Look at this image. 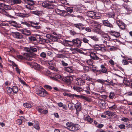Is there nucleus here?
I'll return each instance as SVG.
<instances>
[{
	"mask_svg": "<svg viewBox=\"0 0 132 132\" xmlns=\"http://www.w3.org/2000/svg\"><path fill=\"white\" fill-rule=\"evenodd\" d=\"M84 119L85 120L89 122L90 123L93 122V120L90 118V117L88 115H86L84 117Z\"/></svg>",
	"mask_w": 132,
	"mask_h": 132,
	"instance_id": "nucleus-21",
	"label": "nucleus"
},
{
	"mask_svg": "<svg viewBox=\"0 0 132 132\" xmlns=\"http://www.w3.org/2000/svg\"><path fill=\"white\" fill-rule=\"evenodd\" d=\"M17 58L21 60H24L25 59L24 57L21 55H17Z\"/></svg>",
	"mask_w": 132,
	"mask_h": 132,
	"instance_id": "nucleus-59",
	"label": "nucleus"
},
{
	"mask_svg": "<svg viewBox=\"0 0 132 132\" xmlns=\"http://www.w3.org/2000/svg\"><path fill=\"white\" fill-rule=\"evenodd\" d=\"M30 53L32 52H36L37 51V49L36 48L34 47H30Z\"/></svg>",
	"mask_w": 132,
	"mask_h": 132,
	"instance_id": "nucleus-44",
	"label": "nucleus"
},
{
	"mask_svg": "<svg viewBox=\"0 0 132 132\" xmlns=\"http://www.w3.org/2000/svg\"><path fill=\"white\" fill-rule=\"evenodd\" d=\"M29 40L32 42L35 41L36 40V37L34 36H30L28 37Z\"/></svg>",
	"mask_w": 132,
	"mask_h": 132,
	"instance_id": "nucleus-42",
	"label": "nucleus"
},
{
	"mask_svg": "<svg viewBox=\"0 0 132 132\" xmlns=\"http://www.w3.org/2000/svg\"><path fill=\"white\" fill-rule=\"evenodd\" d=\"M90 56L91 58L94 60H97L99 58L97 56L95 53H92L90 54Z\"/></svg>",
	"mask_w": 132,
	"mask_h": 132,
	"instance_id": "nucleus-24",
	"label": "nucleus"
},
{
	"mask_svg": "<svg viewBox=\"0 0 132 132\" xmlns=\"http://www.w3.org/2000/svg\"><path fill=\"white\" fill-rule=\"evenodd\" d=\"M72 45L77 47L80 46L81 45V41L78 38L72 40Z\"/></svg>",
	"mask_w": 132,
	"mask_h": 132,
	"instance_id": "nucleus-7",
	"label": "nucleus"
},
{
	"mask_svg": "<svg viewBox=\"0 0 132 132\" xmlns=\"http://www.w3.org/2000/svg\"><path fill=\"white\" fill-rule=\"evenodd\" d=\"M122 64L124 65H127L128 64V62L125 60H123L122 61Z\"/></svg>",
	"mask_w": 132,
	"mask_h": 132,
	"instance_id": "nucleus-55",
	"label": "nucleus"
},
{
	"mask_svg": "<svg viewBox=\"0 0 132 132\" xmlns=\"http://www.w3.org/2000/svg\"><path fill=\"white\" fill-rule=\"evenodd\" d=\"M101 16V14L98 12H95L93 19H97L100 18Z\"/></svg>",
	"mask_w": 132,
	"mask_h": 132,
	"instance_id": "nucleus-29",
	"label": "nucleus"
},
{
	"mask_svg": "<svg viewBox=\"0 0 132 132\" xmlns=\"http://www.w3.org/2000/svg\"><path fill=\"white\" fill-rule=\"evenodd\" d=\"M35 93L37 94L41 97L45 96L47 94V92L43 88L36 90Z\"/></svg>",
	"mask_w": 132,
	"mask_h": 132,
	"instance_id": "nucleus-3",
	"label": "nucleus"
},
{
	"mask_svg": "<svg viewBox=\"0 0 132 132\" xmlns=\"http://www.w3.org/2000/svg\"><path fill=\"white\" fill-rule=\"evenodd\" d=\"M88 37L95 41H98L99 40L98 38L95 36H88Z\"/></svg>",
	"mask_w": 132,
	"mask_h": 132,
	"instance_id": "nucleus-32",
	"label": "nucleus"
},
{
	"mask_svg": "<svg viewBox=\"0 0 132 132\" xmlns=\"http://www.w3.org/2000/svg\"><path fill=\"white\" fill-rule=\"evenodd\" d=\"M102 22L104 25L110 28H113V26L110 23L108 20H103L102 21Z\"/></svg>",
	"mask_w": 132,
	"mask_h": 132,
	"instance_id": "nucleus-16",
	"label": "nucleus"
},
{
	"mask_svg": "<svg viewBox=\"0 0 132 132\" xmlns=\"http://www.w3.org/2000/svg\"><path fill=\"white\" fill-rule=\"evenodd\" d=\"M48 2H44L42 4V6L46 9H52L55 7V6L51 3L55 2V0H48Z\"/></svg>",
	"mask_w": 132,
	"mask_h": 132,
	"instance_id": "nucleus-1",
	"label": "nucleus"
},
{
	"mask_svg": "<svg viewBox=\"0 0 132 132\" xmlns=\"http://www.w3.org/2000/svg\"><path fill=\"white\" fill-rule=\"evenodd\" d=\"M12 90L14 93H16L18 91V88L16 86H14L13 87Z\"/></svg>",
	"mask_w": 132,
	"mask_h": 132,
	"instance_id": "nucleus-41",
	"label": "nucleus"
},
{
	"mask_svg": "<svg viewBox=\"0 0 132 132\" xmlns=\"http://www.w3.org/2000/svg\"><path fill=\"white\" fill-rule=\"evenodd\" d=\"M11 25L14 27H17V24L16 22L14 21H13L11 22Z\"/></svg>",
	"mask_w": 132,
	"mask_h": 132,
	"instance_id": "nucleus-51",
	"label": "nucleus"
},
{
	"mask_svg": "<svg viewBox=\"0 0 132 132\" xmlns=\"http://www.w3.org/2000/svg\"><path fill=\"white\" fill-rule=\"evenodd\" d=\"M104 114L113 117L115 115V112L109 111H107L104 112Z\"/></svg>",
	"mask_w": 132,
	"mask_h": 132,
	"instance_id": "nucleus-25",
	"label": "nucleus"
},
{
	"mask_svg": "<svg viewBox=\"0 0 132 132\" xmlns=\"http://www.w3.org/2000/svg\"><path fill=\"white\" fill-rule=\"evenodd\" d=\"M29 22L31 24V26L36 29H41V25L38 22H35L33 21H29Z\"/></svg>",
	"mask_w": 132,
	"mask_h": 132,
	"instance_id": "nucleus-5",
	"label": "nucleus"
},
{
	"mask_svg": "<svg viewBox=\"0 0 132 132\" xmlns=\"http://www.w3.org/2000/svg\"><path fill=\"white\" fill-rule=\"evenodd\" d=\"M22 120L18 119L16 121V123L19 125H21L22 124Z\"/></svg>",
	"mask_w": 132,
	"mask_h": 132,
	"instance_id": "nucleus-56",
	"label": "nucleus"
},
{
	"mask_svg": "<svg viewBox=\"0 0 132 132\" xmlns=\"http://www.w3.org/2000/svg\"><path fill=\"white\" fill-rule=\"evenodd\" d=\"M82 40L83 42L85 43H88L89 40L85 37L83 38L82 39Z\"/></svg>",
	"mask_w": 132,
	"mask_h": 132,
	"instance_id": "nucleus-52",
	"label": "nucleus"
},
{
	"mask_svg": "<svg viewBox=\"0 0 132 132\" xmlns=\"http://www.w3.org/2000/svg\"><path fill=\"white\" fill-rule=\"evenodd\" d=\"M109 34L111 35L118 38L120 36V33L119 32L115 31L114 30H111L109 31Z\"/></svg>",
	"mask_w": 132,
	"mask_h": 132,
	"instance_id": "nucleus-15",
	"label": "nucleus"
},
{
	"mask_svg": "<svg viewBox=\"0 0 132 132\" xmlns=\"http://www.w3.org/2000/svg\"><path fill=\"white\" fill-rule=\"evenodd\" d=\"M26 59L28 61H31L32 60V56L31 54H27Z\"/></svg>",
	"mask_w": 132,
	"mask_h": 132,
	"instance_id": "nucleus-37",
	"label": "nucleus"
},
{
	"mask_svg": "<svg viewBox=\"0 0 132 132\" xmlns=\"http://www.w3.org/2000/svg\"><path fill=\"white\" fill-rule=\"evenodd\" d=\"M6 90L7 93L9 94L11 93L12 91V89L9 87H7Z\"/></svg>",
	"mask_w": 132,
	"mask_h": 132,
	"instance_id": "nucleus-48",
	"label": "nucleus"
},
{
	"mask_svg": "<svg viewBox=\"0 0 132 132\" xmlns=\"http://www.w3.org/2000/svg\"><path fill=\"white\" fill-rule=\"evenodd\" d=\"M114 16L115 15L111 13H109L107 15L108 17L110 18H114Z\"/></svg>",
	"mask_w": 132,
	"mask_h": 132,
	"instance_id": "nucleus-58",
	"label": "nucleus"
},
{
	"mask_svg": "<svg viewBox=\"0 0 132 132\" xmlns=\"http://www.w3.org/2000/svg\"><path fill=\"white\" fill-rule=\"evenodd\" d=\"M73 80V78L72 77L70 76H67L63 78L64 81L68 85L71 84Z\"/></svg>",
	"mask_w": 132,
	"mask_h": 132,
	"instance_id": "nucleus-8",
	"label": "nucleus"
},
{
	"mask_svg": "<svg viewBox=\"0 0 132 132\" xmlns=\"http://www.w3.org/2000/svg\"><path fill=\"white\" fill-rule=\"evenodd\" d=\"M40 56L43 58H45L46 56V54L44 52H42L41 53Z\"/></svg>",
	"mask_w": 132,
	"mask_h": 132,
	"instance_id": "nucleus-57",
	"label": "nucleus"
},
{
	"mask_svg": "<svg viewBox=\"0 0 132 132\" xmlns=\"http://www.w3.org/2000/svg\"><path fill=\"white\" fill-rule=\"evenodd\" d=\"M21 23L22 24H25L28 27H30L31 26V24L28 23L26 21L24 22H21Z\"/></svg>",
	"mask_w": 132,
	"mask_h": 132,
	"instance_id": "nucleus-53",
	"label": "nucleus"
},
{
	"mask_svg": "<svg viewBox=\"0 0 132 132\" xmlns=\"http://www.w3.org/2000/svg\"><path fill=\"white\" fill-rule=\"evenodd\" d=\"M66 10L67 11L71 13L73 11V7H68L67 8Z\"/></svg>",
	"mask_w": 132,
	"mask_h": 132,
	"instance_id": "nucleus-45",
	"label": "nucleus"
},
{
	"mask_svg": "<svg viewBox=\"0 0 132 132\" xmlns=\"http://www.w3.org/2000/svg\"><path fill=\"white\" fill-rule=\"evenodd\" d=\"M37 110L41 114H46L48 112L47 108L44 109V108H39Z\"/></svg>",
	"mask_w": 132,
	"mask_h": 132,
	"instance_id": "nucleus-20",
	"label": "nucleus"
},
{
	"mask_svg": "<svg viewBox=\"0 0 132 132\" xmlns=\"http://www.w3.org/2000/svg\"><path fill=\"white\" fill-rule=\"evenodd\" d=\"M86 63L90 65L93 66V60L91 59L87 60L86 61Z\"/></svg>",
	"mask_w": 132,
	"mask_h": 132,
	"instance_id": "nucleus-34",
	"label": "nucleus"
},
{
	"mask_svg": "<svg viewBox=\"0 0 132 132\" xmlns=\"http://www.w3.org/2000/svg\"><path fill=\"white\" fill-rule=\"evenodd\" d=\"M12 36L16 39H20L23 38V35L21 34L18 32H12L11 34Z\"/></svg>",
	"mask_w": 132,
	"mask_h": 132,
	"instance_id": "nucleus-10",
	"label": "nucleus"
},
{
	"mask_svg": "<svg viewBox=\"0 0 132 132\" xmlns=\"http://www.w3.org/2000/svg\"><path fill=\"white\" fill-rule=\"evenodd\" d=\"M60 2L62 4L64 5H67L68 4L67 1L65 0H61Z\"/></svg>",
	"mask_w": 132,
	"mask_h": 132,
	"instance_id": "nucleus-54",
	"label": "nucleus"
},
{
	"mask_svg": "<svg viewBox=\"0 0 132 132\" xmlns=\"http://www.w3.org/2000/svg\"><path fill=\"white\" fill-rule=\"evenodd\" d=\"M20 31L22 34L27 36L30 35L31 34L30 31L26 29H21Z\"/></svg>",
	"mask_w": 132,
	"mask_h": 132,
	"instance_id": "nucleus-19",
	"label": "nucleus"
},
{
	"mask_svg": "<svg viewBox=\"0 0 132 132\" xmlns=\"http://www.w3.org/2000/svg\"><path fill=\"white\" fill-rule=\"evenodd\" d=\"M30 3H28V4L26 6V7L30 10H32L34 9V7L33 6V5H31Z\"/></svg>",
	"mask_w": 132,
	"mask_h": 132,
	"instance_id": "nucleus-30",
	"label": "nucleus"
},
{
	"mask_svg": "<svg viewBox=\"0 0 132 132\" xmlns=\"http://www.w3.org/2000/svg\"><path fill=\"white\" fill-rule=\"evenodd\" d=\"M32 13L39 16L42 15V12L41 11H34L32 12Z\"/></svg>",
	"mask_w": 132,
	"mask_h": 132,
	"instance_id": "nucleus-40",
	"label": "nucleus"
},
{
	"mask_svg": "<svg viewBox=\"0 0 132 132\" xmlns=\"http://www.w3.org/2000/svg\"><path fill=\"white\" fill-rule=\"evenodd\" d=\"M52 78L54 80L57 81L58 80L57 79H62V76L60 75L59 74H56L55 75L54 77H52Z\"/></svg>",
	"mask_w": 132,
	"mask_h": 132,
	"instance_id": "nucleus-31",
	"label": "nucleus"
},
{
	"mask_svg": "<svg viewBox=\"0 0 132 132\" xmlns=\"http://www.w3.org/2000/svg\"><path fill=\"white\" fill-rule=\"evenodd\" d=\"M105 82H106L108 83H109V85L110 84L111 85V84H113V83L112 82V81L111 80V81L109 79H107L106 80H104Z\"/></svg>",
	"mask_w": 132,
	"mask_h": 132,
	"instance_id": "nucleus-60",
	"label": "nucleus"
},
{
	"mask_svg": "<svg viewBox=\"0 0 132 132\" xmlns=\"http://www.w3.org/2000/svg\"><path fill=\"white\" fill-rule=\"evenodd\" d=\"M94 48L95 50L101 51H105V49L104 45H95L94 46Z\"/></svg>",
	"mask_w": 132,
	"mask_h": 132,
	"instance_id": "nucleus-9",
	"label": "nucleus"
},
{
	"mask_svg": "<svg viewBox=\"0 0 132 132\" xmlns=\"http://www.w3.org/2000/svg\"><path fill=\"white\" fill-rule=\"evenodd\" d=\"M31 67L37 70H39L43 69V67L38 64L36 63L32 62L31 64Z\"/></svg>",
	"mask_w": 132,
	"mask_h": 132,
	"instance_id": "nucleus-12",
	"label": "nucleus"
},
{
	"mask_svg": "<svg viewBox=\"0 0 132 132\" xmlns=\"http://www.w3.org/2000/svg\"><path fill=\"white\" fill-rule=\"evenodd\" d=\"M116 22L120 29L123 30L125 28L126 25L123 22L117 20H116Z\"/></svg>",
	"mask_w": 132,
	"mask_h": 132,
	"instance_id": "nucleus-6",
	"label": "nucleus"
},
{
	"mask_svg": "<svg viewBox=\"0 0 132 132\" xmlns=\"http://www.w3.org/2000/svg\"><path fill=\"white\" fill-rule=\"evenodd\" d=\"M123 82L127 86H129L130 85V81H129L126 78L125 79L123 80Z\"/></svg>",
	"mask_w": 132,
	"mask_h": 132,
	"instance_id": "nucleus-33",
	"label": "nucleus"
},
{
	"mask_svg": "<svg viewBox=\"0 0 132 132\" xmlns=\"http://www.w3.org/2000/svg\"><path fill=\"white\" fill-rule=\"evenodd\" d=\"M12 2L14 4H15L20 3L21 1L20 0H13Z\"/></svg>",
	"mask_w": 132,
	"mask_h": 132,
	"instance_id": "nucleus-46",
	"label": "nucleus"
},
{
	"mask_svg": "<svg viewBox=\"0 0 132 132\" xmlns=\"http://www.w3.org/2000/svg\"><path fill=\"white\" fill-rule=\"evenodd\" d=\"M114 96V94L113 93L110 92L109 96V98L111 99H113Z\"/></svg>",
	"mask_w": 132,
	"mask_h": 132,
	"instance_id": "nucleus-50",
	"label": "nucleus"
},
{
	"mask_svg": "<svg viewBox=\"0 0 132 132\" xmlns=\"http://www.w3.org/2000/svg\"><path fill=\"white\" fill-rule=\"evenodd\" d=\"M19 15L20 16L24 18L25 17H28L30 15L29 14L27 13H20L19 14Z\"/></svg>",
	"mask_w": 132,
	"mask_h": 132,
	"instance_id": "nucleus-35",
	"label": "nucleus"
},
{
	"mask_svg": "<svg viewBox=\"0 0 132 132\" xmlns=\"http://www.w3.org/2000/svg\"><path fill=\"white\" fill-rule=\"evenodd\" d=\"M0 5L5 10H10L11 9V7L9 5H7L3 3H0Z\"/></svg>",
	"mask_w": 132,
	"mask_h": 132,
	"instance_id": "nucleus-22",
	"label": "nucleus"
},
{
	"mask_svg": "<svg viewBox=\"0 0 132 132\" xmlns=\"http://www.w3.org/2000/svg\"><path fill=\"white\" fill-rule=\"evenodd\" d=\"M76 82L77 85H82L85 84V80L84 79H82L81 78H79L76 79Z\"/></svg>",
	"mask_w": 132,
	"mask_h": 132,
	"instance_id": "nucleus-13",
	"label": "nucleus"
},
{
	"mask_svg": "<svg viewBox=\"0 0 132 132\" xmlns=\"http://www.w3.org/2000/svg\"><path fill=\"white\" fill-rule=\"evenodd\" d=\"M90 26L96 28V30H97V31H95L94 30L95 32H97L100 30L99 28L101 27V25L100 23L97 22L96 21H92L90 23Z\"/></svg>",
	"mask_w": 132,
	"mask_h": 132,
	"instance_id": "nucleus-2",
	"label": "nucleus"
},
{
	"mask_svg": "<svg viewBox=\"0 0 132 132\" xmlns=\"http://www.w3.org/2000/svg\"><path fill=\"white\" fill-rule=\"evenodd\" d=\"M33 122H34V123H33V124H34V127L37 130L39 129V124L38 121L36 120H35Z\"/></svg>",
	"mask_w": 132,
	"mask_h": 132,
	"instance_id": "nucleus-26",
	"label": "nucleus"
},
{
	"mask_svg": "<svg viewBox=\"0 0 132 132\" xmlns=\"http://www.w3.org/2000/svg\"><path fill=\"white\" fill-rule=\"evenodd\" d=\"M83 76L84 80H85L88 81H91L92 80V78H90V77L86 74H84Z\"/></svg>",
	"mask_w": 132,
	"mask_h": 132,
	"instance_id": "nucleus-38",
	"label": "nucleus"
},
{
	"mask_svg": "<svg viewBox=\"0 0 132 132\" xmlns=\"http://www.w3.org/2000/svg\"><path fill=\"white\" fill-rule=\"evenodd\" d=\"M65 70L67 72L71 73L73 72V69L71 67H68L65 68Z\"/></svg>",
	"mask_w": 132,
	"mask_h": 132,
	"instance_id": "nucleus-28",
	"label": "nucleus"
},
{
	"mask_svg": "<svg viewBox=\"0 0 132 132\" xmlns=\"http://www.w3.org/2000/svg\"><path fill=\"white\" fill-rule=\"evenodd\" d=\"M95 12L93 11H89L87 12V14L88 16L93 19Z\"/></svg>",
	"mask_w": 132,
	"mask_h": 132,
	"instance_id": "nucleus-27",
	"label": "nucleus"
},
{
	"mask_svg": "<svg viewBox=\"0 0 132 132\" xmlns=\"http://www.w3.org/2000/svg\"><path fill=\"white\" fill-rule=\"evenodd\" d=\"M108 50L111 51H113L116 50V48L113 46L110 47L109 45H108Z\"/></svg>",
	"mask_w": 132,
	"mask_h": 132,
	"instance_id": "nucleus-47",
	"label": "nucleus"
},
{
	"mask_svg": "<svg viewBox=\"0 0 132 132\" xmlns=\"http://www.w3.org/2000/svg\"><path fill=\"white\" fill-rule=\"evenodd\" d=\"M39 43L40 44H43L44 42H45V39H42L41 38H39Z\"/></svg>",
	"mask_w": 132,
	"mask_h": 132,
	"instance_id": "nucleus-61",
	"label": "nucleus"
},
{
	"mask_svg": "<svg viewBox=\"0 0 132 132\" xmlns=\"http://www.w3.org/2000/svg\"><path fill=\"white\" fill-rule=\"evenodd\" d=\"M109 62L112 66H113L114 64V62L112 59L109 60Z\"/></svg>",
	"mask_w": 132,
	"mask_h": 132,
	"instance_id": "nucleus-64",
	"label": "nucleus"
},
{
	"mask_svg": "<svg viewBox=\"0 0 132 132\" xmlns=\"http://www.w3.org/2000/svg\"><path fill=\"white\" fill-rule=\"evenodd\" d=\"M50 36L51 37H49V38H52L51 40L53 41H57L58 40V37L57 35L54 36L52 35H50L49 34H47L46 36L49 38Z\"/></svg>",
	"mask_w": 132,
	"mask_h": 132,
	"instance_id": "nucleus-18",
	"label": "nucleus"
},
{
	"mask_svg": "<svg viewBox=\"0 0 132 132\" xmlns=\"http://www.w3.org/2000/svg\"><path fill=\"white\" fill-rule=\"evenodd\" d=\"M48 63L49 64L50 66H54L55 65V64L53 62L51 61H48Z\"/></svg>",
	"mask_w": 132,
	"mask_h": 132,
	"instance_id": "nucleus-62",
	"label": "nucleus"
},
{
	"mask_svg": "<svg viewBox=\"0 0 132 132\" xmlns=\"http://www.w3.org/2000/svg\"><path fill=\"white\" fill-rule=\"evenodd\" d=\"M80 128V126L77 124H73L72 127H71V131H75L79 130Z\"/></svg>",
	"mask_w": 132,
	"mask_h": 132,
	"instance_id": "nucleus-17",
	"label": "nucleus"
},
{
	"mask_svg": "<svg viewBox=\"0 0 132 132\" xmlns=\"http://www.w3.org/2000/svg\"><path fill=\"white\" fill-rule=\"evenodd\" d=\"M101 69L99 70H97L98 73L102 74V73H108L107 69L103 65H101Z\"/></svg>",
	"mask_w": 132,
	"mask_h": 132,
	"instance_id": "nucleus-11",
	"label": "nucleus"
},
{
	"mask_svg": "<svg viewBox=\"0 0 132 132\" xmlns=\"http://www.w3.org/2000/svg\"><path fill=\"white\" fill-rule=\"evenodd\" d=\"M81 98L89 102H90V98L86 97L82 95L81 96Z\"/></svg>",
	"mask_w": 132,
	"mask_h": 132,
	"instance_id": "nucleus-43",
	"label": "nucleus"
},
{
	"mask_svg": "<svg viewBox=\"0 0 132 132\" xmlns=\"http://www.w3.org/2000/svg\"><path fill=\"white\" fill-rule=\"evenodd\" d=\"M55 13L57 14L63 16H65L69 15V13L65 11L61 10L58 9L55 10Z\"/></svg>",
	"mask_w": 132,
	"mask_h": 132,
	"instance_id": "nucleus-4",
	"label": "nucleus"
},
{
	"mask_svg": "<svg viewBox=\"0 0 132 132\" xmlns=\"http://www.w3.org/2000/svg\"><path fill=\"white\" fill-rule=\"evenodd\" d=\"M119 128L121 129H125V125L123 124H121L119 126Z\"/></svg>",
	"mask_w": 132,
	"mask_h": 132,
	"instance_id": "nucleus-63",
	"label": "nucleus"
},
{
	"mask_svg": "<svg viewBox=\"0 0 132 132\" xmlns=\"http://www.w3.org/2000/svg\"><path fill=\"white\" fill-rule=\"evenodd\" d=\"M23 106L25 107H31L32 106L31 105L27 103H25L23 104Z\"/></svg>",
	"mask_w": 132,
	"mask_h": 132,
	"instance_id": "nucleus-49",
	"label": "nucleus"
},
{
	"mask_svg": "<svg viewBox=\"0 0 132 132\" xmlns=\"http://www.w3.org/2000/svg\"><path fill=\"white\" fill-rule=\"evenodd\" d=\"M73 89L75 90L77 92H80L82 90V88L80 87H78L75 86L73 87Z\"/></svg>",
	"mask_w": 132,
	"mask_h": 132,
	"instance_id": "nucleus-36",
	"label": "nucleus"
},
{
	"mask_svg": "<svg viewBox=\"0 0 132 132\" xmlns=\"http://www.w3.org/2000/svg\"><path fill=\"white\" fill-rule=\"evenodd\" d=\"M73 25V27L78 28L80 30H82L85 29V27H83L84 25L81 23H74Z\"/></svg>",
	"mask_w": 132,
	"mask_h": 132,
	"instance_id": "nucleus-14",
	"label": "nucleus"
},
{
	"mask_svg": "<svg viewBox=\"0 0 132 132\" xmlns=\"http://www.w3.org/2000/svg\"><path fill=\"white\" fill-rule=\"evenodd\" d=\"M0 12L7 16L10 17V15L9 14V13L7 12L6 11L4 10V9L1 8L0 7Z\"/></svg>",
	"mask_w": 132,
	"mask_h": 132,
	"instance_id": "nucleus-23",
	"label": "nucleus"
},
{
	"mask_svg": "<svg viewBox=\"0 0 132 132\" xmlns=\"http://www.w3.org/2000/svg\"><path fill=\"white\" fill-rule=\"evenodd\" d=\"M73 123H71L68 122L66 123V125L68 127V129L71 131V127H72V126L73 125Z\"/></svg>",
	"mask_w": 132,
	"mask_h": 132,
	"instance_id": "nucleus-39",
	"label": "nucleus"
}]
</instances>
